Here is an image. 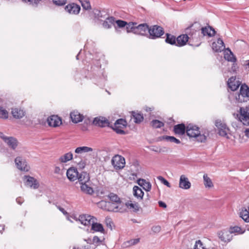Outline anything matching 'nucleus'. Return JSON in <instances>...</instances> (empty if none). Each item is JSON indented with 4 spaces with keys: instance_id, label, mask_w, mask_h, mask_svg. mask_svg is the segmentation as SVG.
<instances>
[{
    "instance_id": "f257e3e1",
    "label": "nucleus",
    "mask_w": 249,
    "mask_h": 249,
    "mask_svg": "<svg viewBox=\"0 0 249 249\" xmlns=\"http://www.w3.org/2000/svg\"><path fill=\"white\" fill-rule=\"evenodd\" d=\"M236 103H242L249 100V87L246 84L242 85L239 92L233 94Z\"/></svg>"
},
{
    "instance_id": "f704fd0d",
    "label": "nucleus",
    "mask_w": 249,
    "mask_h": 249,
    "mask_svg": "<svg viewBox=\"0 0 249 249\" xmlns=\"http://www.w3.org/2000/svg\"><path fill=\"white\" fill-rule=\"evenodd\" d=\"M133 195L137 198L142 199L143 197L144 193L142 190L137 186H134L133 188Z\"/></svg>"
},
{
    "instance_id": "bb28decb",
    "label": "nucleus",
    "mask_w": 249,
    "mask_h": 249,
    "mask_svg": "<svg viewBox=\"0 0 249 249\" xmlns=\"http://www.w3.org/2000/svg\"><path fill=\"white\" fill-rule=\"evenodd\" d=\"M77 179L80 184L82 183H89L90 177L89 174L87 172L82 171L81 173H78Z\"/></svg>"
},
{
    "instance_id": "a18cd8bd",
    "label": "nucleus",
    "mask_w": 249,
    "mask_h": 249,
    "mask_svg": "<svg viewBox=\"0 0 249 249\" xmlns=\"http://www.w3.org/2000/svg\"><path fill=\"white\" fill-rule=\"evenodd\" d=\"M115 23L117 24V26L115 24L114 25L116 30H117V28H123L127 24L126 21L121 19L115 20Z\"/></svg>"
},
{
    "instance_id": "6ab92c4d",
    "label": "nucleus",
    "mask_w": 249,
    "mask_h": 249,
    "mask_svg": "<svg viewBox=\"0 0 249 249\" xmlns=\"http://www.w3.org/2000/svg\"><path fill=\"white\" fill-rule=\"evenodd\" d=\"M199 128L196 125L192 124H189L186 126V132L190 138H194L196 135V132H198Z\"/></svg>"
},
{
    "instance_id": "338daca9",
    "label": "nucleus",
    "mask_w": 249,
    "mask_h": 249,
    "mask_svg": "<svg viewBox=\"0 0 249 249\" xmlns=\"http://www.w3.org/2000/svg\"><path fill=\"white\" fill-rule=\"evenodd\" d=\"M84 241L86 242L88 244H92V239L90 238H88V239H84Z\"/></svg>"
},
{
    "instance_id": "5701e85b",
    "label": "nucleus",
    "mask_w": 249,
    "mask_h": 249,
    "mask_svg": "<svg viewBox=\"0 0 249 249\" xmlns=\"http://www.w3.org/2000/svg\"><path fill=\"white\" fill-rule=\"evenodd\" d=\"M189 37L186 34H183L178 36L177 37L176 46L178 47H182L186 44L188 41Z\"/></svg>"
},
{
    "instance_id": "603ef678",
    "label": "nucleus",
    "mask_w": 249,
    "mask_h": 249,
    "mask_svg": "<svg viewBox=\"0 0 249 249\" xmlns=\"http://www.w3.org/2000/svg\"><path fill=\"white\" fill-rule=\"evenodd\" d=\"M140 242L139 238H136L129 240L126 242L124 243V244L126 247H129L133 245H135L138 244Z\"/></svg>"
},
{
    "instance_id": "bf43d9fd",
    "label": "nucleus",
    "mask_w": 249,
    "mask_h": 249,
    "mask_svg": "<svg viewBox=\"0 0 249 249\" xmlns=\"http://www.w3.org/2000/svg\"><path fill=\"white\" fill-rule=\"evenodd\" d=\"M75 162L78 163V167L81 169H83L86 165V162L81 159L79 161L76 160Z\"/></svg>"
},
{
    "instance_id": "cd10ccee",
    "label": "nucleus",
    "mask_w": 249,
    "mask_h": 249,
    "mask_svg": "<svg viewBox=\"0 0 249 249\" xmlns=\"http://www.w3.org/2000/svg\"><path fill=\"white\" fill-rule=\"evenodd\" d=\"M110 204L108 205V208H107V211L121 213L123 212L121 208V206H122V204L110 202Z\"/></svg>"
},
{
    "instance_id": "3c124183",
    "label": "nucleus",
    "mask_w": 249,
    "mask_h": 249,
    "mask_svg": "<svg viewBox=\"0 0 249 249\" xmlns=\"http://www.w3.org/2000/svg\"><path fill=\"white\" fill-rule=\"evenodd\" d=\"M110 204V201H106L102 200L98 203V205L101 209L107 211V208H108V205Z\"/></svg>"
},
{
    "instance_id": "ddd939ff",
    "label": "nucleus",
    "mask_w": 249,
    "mask_h": 249,
    "mask_svg": "<svg viewBox=\"0 0 249 249\" xmlns=\"http://www.w3.org/2000/svg\"><path fill=\"white\" fill-rule=\"evenodd\" d=\"M93 124L101 127L106 126L110 127L109 121L104 117L100 116L95 118L93 121Z\"/></svg>"
},
{
    "instance_id": "e2e57ef3",
    "label": "nucleus",
    "mask_w": 249,
    "mask_h": 249,
    "mask_svg": "<svg viewBox=\"0 0 249 249\" xmlns=\"http://www.w3.org/2000/svg\"><path fill=\"white\" fill-rule=\"evenodd\" d=\"M158 203H159V206L161 208H166L167 207L166 204H165V203H164L163 201H160L158 202Z\"/></svg>"
},
{
    "instance_id": "37998d69",
    "label": "nucleus",
    "mask_w": 249,
    "mask_h": 249,
    "mask_svg": "<svg viewBox=\"0 0 249 249\" xmlns=\"http://www.w3.org/2000/svg\"><path fill=\"white\" fill-rule=\"evenodd\" d=\"M204 184L205 187L211 188L213 186V182L211 178L208 176L207 174L203 175Z\"/></svg>"
},
{
    "instance_id": "412c9836",
    "label": "nucleus",
    "mask_w": 249,
    "mask_h": 249,
    "mask_svg": "<svg viewBox=\"0 0 249 249\" xmlns=\"http://www.w3.org/2000/svg\"><path fill=\"white\" fill-rule=\"evenodd\" d=\"M70 118L73 123L76 124L82 122L84 119V116L78 111L74 110L70 113Z\"/></svg>"
},
{
    "instance_id": "13d9d810",
    "label": "nucleus",
    "mask_w": 249,
    "mask_h": 249,
    "mask_svg": "<svg viewBox=\"0 0 249 249\" xmlns=\"http://www.w3.org/2000/svg\"><path fill=\"white\" fill-rule=\"evenodd\" d=\"M53 2L58 6L65 5L67 2V0H53Z\"/></svg>"
},
{
    "instance_id": "864d4df0",
    "label": "nucleus",
    "mask_w": 249,
    "mask_h": 249,
    "mask_svg": "<svg viewBox=\"0 0 249 249\" xmlns=\"http://www.w3.org/2000/svg\"><path fill=\"white\" fill-rule=\"evenodd\" d=\"M8 117V112L2 107H0V118L7 119Z\"/></svg>"
},
{
    "instance_id": "8fccbe9b",
    "label": "nucleus",
    "mask_w": 249,
    "mask_h": 249,
    "mask_svg": "<svg viewBox=\"0 0 249 249\" xmlns=\"http://www.w3.org/2000/svg\"><path fill=\"white\" fill-rule=\"evenodd\" d=\"M80 2L83 8L85 10H89L91 9V5L88 0H78Z\"/></svg>"
},
{
    "instance_id": "20e7f679",
    "label": "nucleus",
    "mask_w": 249,
    "mask_h": 249,
    "mask_svg": "<svg viewBox=\"0 0 249 249\" xmlns=\"http://www.w3.org/2000/svg\"><path fill=\"white\" fill-rule=\"evenodd\" d=\"M127 125V122L125 120L123 119H119L116 121L115 123L112 126H111L114 131L117 134L124 135L126 134L125 132L122 130V128L125 127Z\"/></svg>"
},
{
    "instance_id": "c85d7f7f",
    "label": "nucleus",
    "mask_w": 249,
    "mask_h": 249,
    "mask_svg": "<svg viewBox=\"0 0 249 249\" xmlns=\"http://www.w3.org/2000/svg\"><path fill=\"white\" fill-rule=\"evenodd\" d=\"M131 118L134 119V122L136 124H140L143 121L144 118L143 114L141 112L132 111H131Z\"/></svg>"
},
{
    "instance_id": "7c9ffc66",
    "label": "nucleus",
    "mask_w": 249,
    "mask_h": 249,
    "mask_svg": "<svg viewBox=\"0 0 249 249\" xmlns=\"http://www.w3.org/2000/svg\"><path fill=\"white\" fill-rule=\"evenodd\" d=\"M138 184L143 188L146 192L150 191L151 189V184L149 182L142 178H139L137 180Z\"/></svg>"
},
{
    "instance_id": "5fc2aeb1",
    "label": "nucleus",
    "mask_w": 249,
    "mask_h": 249,
    "mask_svg": "<svg viewBox=\"0 0 249 249\" xmlns=\"http://www.w3.org/2000/svg\"><path fill=\"white\" fill-rule=\"evenodd\" d=\"M102 240L97 236H94L92 239V244H94L96 247L98 246L102 243Z\"/></svg>"
},
{
    "instance_id": "9b49d317",
    "label": "nucleus",
    "mask_w": 249,
    "mask_h": 249,
    "mask_svg": "<svg viewBox=\"0 0 249 249\" xmlns=\"http://www.w3.org/2000/svg\"><path fill=\"white\" fill-rule=\"evenodd\" d=\"M91 13L93 15L95 22L98 21H102L108 16L106 12L100 11L97 9H94Z\"/></svg>"
},
{
    "instance_id": "b1692460",
    "label": "nucleus",
    "mask_w": 249,
    "mask_h": 249,
    "mask_svg": "<svg viewBox=\"0 0 249 249\" xmlns=\"http://www.w3.org/2000/svg\"><path fill=\"white\" fill-rule=\"evenodd\" d=\"M186 126L183 123L174 125L173 131L176 134L184 135L186 132Z\"/></svg>"
},
{
    "instance_id": "c756f323",
    "label": "nucleus",
    "mask_w": 249,
    "mask_h": 249,
    "mask_svg": "<svg viewBox=\"0 0 249 249\" xmlns=\"http://www.w3.org/2000/svg\"><path fill=\"white\" fill-rule=\"evenodd\" d=\"M96 220H93V222L91 223V230H93L94 231L96 232H100L101 233H105V230L103 228L102 224L100 223H97L96 222Z\"/></svg>"
},
{
    "instance_id": "473e14b6",
    "label": "nucleus",
    "mask_w": 249,
    "mask_h": 249,
    "mask_svg": "<svg viewBox=\"0 0 249 249\" xmlns=\"http://www.w3.org/2000/svg\"><path fill=\"white\" fill-rule=\"evenodd\" d=\"M12 114L16 119H21L25 115V112L21 109L16 108L12 110Z\"/></svg>"
},
{
    "instance_id": "39448f33",
    "label": "nucleus",
    "mask_w": 249,
    "mask_h": 249,
    "mask_svg": "<svg viewBox=\"0 0 249 249\" xmlns=\"http://www.w3.org/2000/svg\"><path fill=\"white\" fill-rule=\"evenodd\" d=\"M124 158L119 155L114 156L111 160V164L116 170L123 169L125 166Z\"/></svg>"
},
{
    "instance_id": "2f4dec72",
    "label": "nucleus",
    "mask_w": 249,
    "mask_h": 249,
    "mask_svg": "<svg viewBox=\"0 0 249 249\" xmlns=\"http://www.w3.org/2000/svg\"><path fill=\"white\" fill-rule=\"evenodd\" d=\"M73 156L71 152H69L65 154L64 155L61 156L58 160L61 163H66L67 162L73 159Z\"/></svg>"
},
{
    "instance_id": "0eeeda50",
    "label": "nucleus",
    "mask_w": 249,
    "mask_h": 249,
    "mask_svg": "<svg viewBox=\"0 0 249 249\" xmlns=\"http://www.w3.org/2000/svg\"><path fill=\"white\" fill-rule=\"evenodd\" d=\"M240 121L245 125H249V105L245 108H240Z\"/></svg>"
},
{
    "instance_id": "f3484780",
    "label": "nucleus",
    "mask_w": 249,
    "mask_h": 249,
    "mask_svg": "<svg viewBox=\"0 0 249 249\" xmlns=\"http://www.w3.org/2000/svg\"><path fill=\"white\" fill-rule=\"evenodd\" d=\"M191 183L188 178L184 175L180 176L179 181V187L183 189L187 190L190 188Z\"/></svg>"
},
{
    "instance_id": "052dcab7",
    "label": "nucleus",
    "mask_w": 249,
    "mask_h": 249,
    "mask_svg": "<svg viewBox=\"0 0 249 249\" xmlns=\"http://www.w3.org/2000/svg\"><path fill=\"white\" fill-rule=\"evenodd\" d=\"M151 230L154 233H159L161 230V227L160 226H154L152 227Z\"/></svg>"
},
{
    "instance_id": "f8f14e48",
    "label": "nucleus",
    "mask_w": 249,
    "mask_h": 249,
    "mask_svg": "<svg viewBox=\"0 0 249 249\" xmlns=\"http://www.w3.org/2000/svg\"><path fill=\"white\" fill-rule=\"evenodd\" d=\"M65 10L70 14L77 15L80 11L81 7L75 3H71L66 5Z\"/></svg>"
},
{
    "instance_id": "4468645a",
    "label": "nucleus",
    "mask_w": 249,
    "mask_h": 249,
    "mask_svg": "<svg viewBox=\"0 0 249 249\" xmlns=\"http://www.w3.org/2000/svg\"><path fill=\"white\" fill-rule=\"evenodd\" d=\"M4 142L11 149L15 150L18 145V141L17 138L14 137H7L5 138Z\"/></svg>"
},
{
    "instance_id": "4be33fe9",
    "label": "nucleus",
    "mask_w": 249,
    "mask_h": 249,
    "mask_svg": "<svg viewBox=\"0 0 249 249\" xmlns=\"http://www.w3.org/2000/svg\"><path fill=\"white\" fill-rule=\"evenodd\" d=\"M240 85L238 81H236L233 76L230 78L228 81V86L232 91L236 90Z\"/></svg>"
},
{
    "instance_id": "dca6fc26",
    "label": "nucleus",
    "mask_w": 249,
    "mask_h": 249,
    "mask_svg": "<svg viewBox=\"0 0 249 249\" xmlns=\"http://www.w3.org/2000/svg\"><path fill=\"white\" fill-rule=\"evenodd\" d=\"M49 126L53 127L58 126L62 123L61 119L57 115H52L47 119Z\"/></svg>"
},
{
    "instance_id": "680f3d73",
    "label": "nucleus",
    "mask_w": 249,
    "mask_h": 249,
    "mask_svg": "<svg viewBox=\"0 0 249 249\" xmlns=\"http://www.w3.org/2000/svg\"><path fill=\"white\" fill-rule=\"evenodd\" d=\"M57 208L59 209V210L64 215H66L68 214V213L66 212V211L65 210V209L60 206H57Z\"/></svg>"
},
{
    "instance_id": "f03ea898",
    "label": "nucleus",
    "mask_w": 249,
    "mask_h": 249,
    "mask_svg": "<svg viewBox=\"0 0 249 249\" xmlns=\"http://www.w3.org/2000/svg\"><path fill=\"white\" fill-rule=\"evenodd\" d=\"M163 28L159 25H154L149 27L148 37L151 39H156L161 37L164 34Z\"/></svg>"
},
{
    "instance_id": "423d86ee",
    "label": "nucleus",
    "mask_w": 249,
    "mask_h": 249,
    "mask_svg": "<svg viewBox=\"0 0 249 249\" xmlns=\"http://www.w3.org/2000/svg\"><path fill=\"white\" fill-rule=\"evenodd\" d=\"M215 125L218 129V134L222 137L229 138L228 132L229 129L225 123H223L220 120H216L215 121Z\"/></svg>"
},
{
    "instance_id": "aec40b11",
    "label": "nucleus",
    "mask_w": 249,
    "mask_h": 249,
    "mask_svg": "<svg viewBox=\"0 0 249 249\" xmlns=\"http://www.w3.org/2000/svg\"><path fill=\"white\" fill-rule=\"evenodd\" d=\"M213 50L215 52H221L225 49V45L223 40L219 38L217 42H213L212 43Z\"/></svg>"
},
{
    "instance_id": "6e6d98bb",
    "label": "nucleus",
    "mask_w": 249,
    "mask_h": 249,
    "mask_svg": "<svg viewBox=\"0 0 249 249\" xmlns=\"http://www.w3.org/2000/svg\"><path fill=\"white\" fill-rule=\"evenodd\" d=\"M157 178L160 180L164 185L168 187H171L170 183L162 176H159L157 177Z\"/></svg>"
},
{
    "instance_id": "49530a36",
    "label": "nucleus",
    "mask_w": 249,
    "mask_h": 249,
    "mask_svg": "<svg viewBox=\"0 0 249 249\" xmlns=\"http://www.w3.org/2000/svg\"><path fill=\"white\" fill-rule=\"evenodd\" d=\"M196 133V135L194 138L196 139L197 142H204L206 141L207 138L205 136V134H201L199 130Z\"/></svg>"
},
{
    "instance_id": "774afa93",
    "label": "nucleus",
    "mask_w": 249,
    "mask_h": 249,
    "mask_svg": "<svg viewBox=\"0 0 249 249\" xmlns=\"http://www.w3.org/2000/svg\"><path fill=\"white\" fill-rule=\"evenodd\" d=\"M244 133H245V136L247 138H249V128L246 129L245 131H244Z\"/></svg>"
},
{
    "instance_id": "09e8293b",
    "label": "nucleus",
    "mask_w": 249,
    "mask_h": 249,
    "mask_svg": "<svg viewBox=\"0 0 249 249\" xmlns=\"http://www.w3.org/2000/svg\"><path fill=\"white\" fill-rule=\"evenodd\" d=\"M162 139L165 140L167 141H170L172 142H175L177 144H179L180 143L179 140L176 138L174 136H162Z\"/></svg>"
},
{
    "instance_id": "69168bd1",
    "label": "nucleus",
    "mask_w": 249,
    "mask_h": 249,
    "mask_svg": "<svg viewBox=\"0 0 249 249\" xmlns=\"http://www.w3.org/2000/svg\"><path fill=\"white\" fill-rule=\"evenodd\" d=\"M202 134H205L206 138L209 136V131L207 129H205L204 131H202Z\"/></svg>"
},
{
    "instance_id": "c03bdc74",
    "label": "nucleus",
    "mask_w": 249,
    "mask_h": 249,
    "mask_svg": "<svg viewBox=\"0 0 249 249\" xmlns=\"http://www.w3.org/2000/svg\"><path fill=\"white\" fill-rule=\"evenodd\" d=\"M136 22H127V24L125 26L127 33L132 32L134 34L135 26L137 25Z\"/></svg>"
},
{
    "instance_id": "7ed1b4c3",
    "label": "nucleus",
    "mask_w": 249,
    "mask_h": 249,
    "mask_svg": "<svg viewBox=\"0 0 249 249\" xmlns=\"http://www.w3.org/2000/svg\"><path fill=\"white\" fill-rule=\"evenodd\" d=\"M245 231V230L242 229L240 227L234 226L230 227L229 231H222L219 233L220 238L224 242H229L231 238H227L226 236L229 235V233H237L243 234Z\"/></svg>"
},
{
    "instance_id": "79ce46f5",
    "label": "nucleus",
    "mask_w": 249,
    "mask_h": 249,
    "mask_svg": "<svg viewBox=\"0 0 249 249\" xmlns=\"http://www.w3.org/2000/svg\"><path fill=\"white\" fill-rule=\"evenodd\" d=\"M108 197L109 198L110 200L112 202L121 204L120 198L117 195L114 193H110L108 196Z\"/></svg>"
},
{
    "instance_id": "4c0bfd02",
    "label": "nucleus",
    "mask_w": 249,
    "mask_h": 249,
    "mask_svg": "<svg viewBox=\"0 0 249 249\" xmlns=\"http://www.w3.org/2000/svg\"><path fill=\"white\" fill-rule=\"evenodd\" d=\"M227 50L230 52V53L225 54V58L228 61L235 63L237 60L236 57L229 48H228Z\"/></svg>"
},
{
    "instance_id": "1a4fd4ad",
    "label": "nucleus",
    "mask_w": 249,
    "mask_h": 249,
    "mask_svg": "<svg viewBox=\"0 0 249 249\" xmlns=\"http://www.w3.org/2000/svg\"><path fill=\"white\" fill-rule=\"evenodd\" d=\"M24 181L25 185L33 188L34 189H37L39 186L38 181L34 177L30 176H24Z\"/></svg>"
},
{
    "instance_id": "de8ad7c7",
    "label": "nucleus",
    "mask_w": 249,
    "mask_h": 249,
    "mask_svg": "<svg viewBox=\"0 0 249 249\" xmlns=\"http://www.w3.org/2000/svg\"><path fill=\"white\" fill-rule=\"evenodd\" d=\"M240 217L246 222H249V212L246 209L242 210L240 213Z\"/></svg>"
},
{
    "instance_id": "a211bd4d",
    "label": "nucleus",
    "mask_w": 249,
    "mask_h": 249,
    "mask_svg": "<svg viewBox=\"0 0 249 249\" xmlns=\"http://www.w3.org/2000/svg\"><path fill=\"white\" fill-rule=\"evenodd\" d=\"M79 172L77 168L71 167L67 171L68 178L71 181H74L77 179Z\"/></svg>"
},
{
    "instance_id": "6e6552de",
    "label": "nucleus",
    "mask_w": 249,
    "mask_h": 249,
    "mask_svg": "<svg viewBox=\"0 0 249 249\" xmlns=\"http://www.w3.org/2000/svg\"><path fill=\"white\" fill-rule=\"evenodd\" d=\"M149 26L147 23H142L135 26L134 34L141 35L142 36H147L148 37L149 33Z\"/></svg>"
},
{
    "instance_id": "a878e982",
    "label": "nucleus",
    "mask_w": 249,
    "mask_h": 249,
    "mask_svg": "<svg viewBox=\"0 0 249 249\" xmlns=\"http://www.w3.org/2000/svg\"><path fill=\"white\" fill-rule=\"evenodd\" d=\"M115 18L114 17H107L105 20H103V26L106 29H110L112 25H114Z\"/></svg>"
},
{
    "instance_id": "72a5a7b5",
    "label": "nucleus",
    "mask_w": 249,
    "mask_h": 249,
    "mask_svg": "<svg viewBox=\"0 0 249 249\" xmlns=\"http://www.w3.org/2000/svg\"><path fill=\"white\" fill-rule=\"evenodd\" d=\"M88 183H81V190L82 192L88 194H92L94 191L93 189L89 186V184Z\"/></svg>"
},
{
    "instance_id": "2eb2a0df",
    "label": "nucleus",
    "mask_w": 249,
    "mask_h": 249,
    "mask_svg": "<svg viewBox=\"0 0 249 249\" xmlns=\"http://www.w3.org/2000/svg\"><path fill=\"white\" fill-rule=\"evenodd\" d=\"M78 220L82 224L88 226L91 225L93 220H96V218L90 215L83 214L79 215Z\"/></svg>"
},
{
    "instance_id": "0e129e2a",
    "label": "nucleus",
    "mask_w": 249,
    "mask_h": 249,
    "mask_svg": "<svg viewBox=\"0 0 249 249\" xmlns=\"http://www.w3.org/2000/svg\"><path fill=\"white\" fill-rule=\"evenodd\" d=\"M24 200L23 198H22L21 197H18L16 199V202L19 204V205H21L23 202Z\"/></svg>"
},
{
    "instance_id": "c9c22d12",
    "label": "nucleus",
    "mask_w": 249,
    "mask_h": 249,
    "mask_svg": "<svg viewBox=\"0 0 249 249\" xmlns=\"http://www.w3.org/2000/svg\"><path fill=\"white\" fill-rule=\"evenodd\" d=\"M166 37L165 40L166 43L172 45H175L176 46L177 38L175 37V36L169 33H166Z\"/></svg>"
},
{
    "instance_id": "a19ab883",
    "label": "nucleus",
    "mask_w": 249,
    "mask_h": 249,
    "mask_svg": "<svg viewBox=\"0 0 249 249\" xmlns=\"http://www.w3.org/2000/svg\"><path fill=\"white\" fill-rule=\"evenodd\" d=\"M151 125L154 128H160L163 126L164 123L158 120H153L150 123Z\"/></svg>"
},
{
    "instance_id": "e433bc0d",
    "label": "nucleus",
    "mask_w": 249,
    "mask_h": 249,
    "mask_svg": "<svg viewBox=\"0 0 249 249\" xmlns=\"http://www.w3.org/2000/svg\"><path fill=\"white\" fill-rule=\"evenodd\" d=\"M92 151L93 149L91 147L88 146H81L78 147L75 149V153L76 154H82L84 153L92 152Z\"/></svg>"
},
{
    "instance_id": "9d476101",
    "label": "nucleus",
    "mask_w": 249,
    "mask_h": 249,
    "mask_svg": "<svg viewBox=\"0 0 249 249\" xmlns=\"http://www.w3.org/2000/svg\"><path fill=\"white\" fill-rule=\"evenodd\" d=\"M17 168L21 171H28L29 167L27 165L26 160L21 157H18L15 160Z\"/></svg>"
},
{
    "instance_id": "393cba45",
    "label": "nucleus",
    "mask_w": 249,
    "mask_h": 249,
    "mask_svg": "<svg viewBox=\"0 0 249 249\" xmlns=\"http://www.w3.org/2000/svg\"><path fill=\"white\" fill-rule=\"evenodd\" d=\"M201 33L204 36H208L210 37L213 36L215 34V31L211 26L204 27L201 28Z\"/></svg>"
},
{
    "instance_id": "58836bf2",
    "label": "nucleus",
    "mask_w": 249,
    "mask_h": 249,
    "mask_svg": "<svg viewBox=\"0 0 249 249\" xmlns=\"http://www.w3.org/2000/svg\"><path fill=\"white\" fill-rule=\"evenodd\" d=\"M199 24L198 22H196L186 29V32L189 35H190L191 31L192 30H195L196 32L197 30H199Z\"/></svg>"
},
{
    "instance_id": "4d7b16f0",
    "label": "nucleus",
    "mask_w": 249,
    "mask_h": 249,
    "mask_svg": "<svg viewBox=\"0 0 249 249\" xmlns=\"http://www.w3.org/2000/svg\"><path fill=\"white\" fill-rule=\"evenodd\" d=\"M194 249H206L203 246V244L200 240H197L196 242Z\"/></svg>"
},
{
    "instance_id": "ea45409f",
    "label": "nucleus",
    "mask_w": 249,
    "mask_h": 249,
    "mask_svg": "<svg viewBox=\"0 0 249 249\" xmlns=\"http://www.w3.org/2000/svg\"><path fill=\"white\" fill-rule=\"evenodd\" d=\"M125 206L129 209H132L134 212H137L139 211L140 207L137 203H132L129 202L125 203Z\"/></svg>"
}]
</instances>
